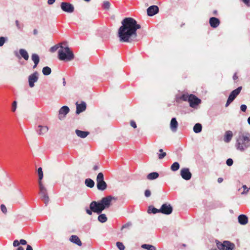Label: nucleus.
I'll list each match as a JSON object with an SVG mask.
<instances>
[{"label": "nucleus", "instance_id": "obj_64", "mask_svg": "<svg viewBox=\"0 0 250 250\" xmlns=\"http://www.w3.org/2000/svg\"><path fill=\"white\" fill-rule=\"evenodd\" d=\"M248 189H249V190L250 189V187L249 188H248Z\"/></svg>", "mask_w": 250, "mask_h": 250}, {"label": "nucleus", "instance_id": "obj_11", "mask_svg": "<svg viewBox=\"0 0 250 250\" xmlns=\"http://www.w3.org/2000/svg\"><path fill=\"white\" fill-rule=\"evenodd\" d=\"M14 54L18 59L23 58L25 60L27 61L29 59L28 53L27 51L24 49H20L19 51H14Z\"/></svg>", "mask_w": 250, "mask_h": 250}, {"label": "nucleus", "instance_id": "obj_30", "mask_svg": "<svg viewBox=\"0 0 250 250\" xmlns=\"http://www.w3.org/2000/svg\"><path fill=\"white\" fill-rule=\"evenodd\" d=\"M147 212L148 213H153L156 214L158 212H160V211H159V209H157L152 206H150L148 207Z\"/></svg>", "mask_w": 250, "mask_h": 250}, {"label": "nucleus", "instance_id": "obj_40", "mask_svg": "<svg viewBox=\"0 0 250 250\" xmlns=\"http://www.w3.org/2000/svg\"><path fill=\"white\" fill-rule=\"evenodd\" d=\"M7 40V38L6 37H0V46L3 45L5 41Z\"/></svg>", "mask_w": 250, "mask_h": 250}, {"label": "nucleus", "instance_id": "obj_15", "mask_svg": "<svg viewBox=\"0 0 250 250\" xmlns=\"http://www.w3.org/2000/svg\"><path fill=\"white\" fill-rule=\"evenodd\" d=\"M159 11V8L156 5H152L147 9V15L149 16H153L156 14Z\"/></svg>", "mask_w": 250, "mask_h": 250}, {"label": "nucleus", "instance_id": "obj_3", "mask_svg": "<svg viewBox=\"0 0 250 250\" xmlns=\"http://www.w3.org/2000/svg\"><path fill=\"white\" fill-rule=\"evenodd\" d=\"M235 147L241 151L250 147V134L246 132L239 134L236 139Z\"/></svg>", "mask_w": 250, "mask_h": 250}, {"label": "nucleus", "instance_id": "obj_25", "mask_svg": "<svg viewBox=\"0 0 250 250\" xmlns=\"http://www.w3.org/2000/svg\"><path fill=\"white\" fill-rule=\"evenodd\" d=\"M75 132L77 135L81 138H86L89 134V132L88 131H82L78 129H76Z\"/></svg>", "mask_w": 250, "mask_h": 250}, {"label": "nucleus", "instance_id": "obj_49", "mask_svg": "<svg viewBox=\"0 0 250 250\" xmlns=\"http://www.w3.org/2000/svg\"><path fill=\"white\" fill-rule=\"evenodd\" d=\"M20 245V242L18 240H15L13 242V246L14 247H17Z\"/></svg>", "mask_w": 250, "mask_h": 250}, {"label": "nucleus", "instance_id": "obj_41", "mask_svg": "<svg viewBox=\"0 0 250 250\" xmlns=\"http://www.w3.org/2000/svg\"><path fill=\"white\" fill-rule=\"evenodd\" d=\"M242 188L244 189V191L241 193V194L243 195L247 194L249 191V189H248L246 185H243Z\"/></svg>", "mask_w": 250, "mask_h": 250}, {"label": "nucleus", "instance_id": "obj_8", "mask_svg": "<svg viewBox=\"0 0 250 250\" xmlns=\"http://www.w3.org/2000/svg\"><path fill=\"white\" fill-rule=\"evenodd\" d=\"M61 8L64 12L72 13L74 11V5L69 2H62L61 4Z\"/></svg>", "mask_w": 250, "mask_h": 250}, {"label": "nucleus", "instance_id": "obj_56", "mask_svg": "<svg viewBox=\"0 0 250 250\" xmlns=\"http://www.w3.org/2000/svg\"><path fill=\"white\" fill-rule=\"evenodd\" d=\"M223 179L222 178H218L217 179V182L219 183H222L223 182Z\"/></svg>", "mask_w": 250, "mask_h": 250}, {"label": "nucleus", "instance_id": "obj_52", "mask_svg": "<svg viewBox=\"0 0 250 250\" xmlns=\"http://www.w3.org/2000/svg\"><path fill=\"white\" fill-rule=\"evenodd\" d=\"M58 48H50L49 51L51 53H54L56 52Z\"/></svg>", "mask_w": 250, "mask_h": 250}, {"label": "nucleus", "instance_id": "obj_23", "mask_svg": "<svg viewBox=\"0 0 250 250\" xmlns=\"http://www.w3.org/2000/svg\"><path fill=\"white\" fill-rule=\"evenodd\" d=\"M78 45L76 43L69 42L68 41H63L60 42L57 44L53 45L52 47H68L70 45Z\"/></svg>", "mask_w": 250, "mask_h": 250}, {"label": "nucleus", "instance_id": "obj_63", "mask_svg": "<svg viewBox=\"0 0 250 250\" xmlns=\"http://www.w3.org/2000/svg\"><path fill=\"white\" fill-rule=\"evenodd\" d=\"M16 24L18 25V21H16Z\"/></svg>", "mask_w": 250, "mask_h": 250}, {"label": "nucleus", "instance_id": "obj_7", "mask_svg": "<svg viewBox=\"0 0 250 250\" xmlns=\"http://www.w3.org/2000/svg\"><path fill=\"white\" fill-rule=\"evenodd\" d=\"M216 245L220 250H233L235 248L233 243L228 241H225L223 243L217 242Z\"/></svg>", "mask_w": 250, "mask_h": 250}, {"label": "nucleus", "instance_id": "obj_20", "mask_svg": "<svg viewBox=\"0 0 250 250\" xmlns=\"http://www.w3.org/2000/svg\"><path fill=\"white\" fill-rule=\"evenodd\" d=\"M209 22L210 26L212 28L217 27L220 24V21L219 19L215 17L210 18Z\"/></svg>", "mask_w": 250, "mask_h": 250}, {"label": "nucleus", "instance_id": "obj_53", "mask_svg": "<svg viewBox=\"0 0 250 250\" xmlns=\"http://www.w3.org/2000/svg\"><path fill=\"white\" fill-rule=\"evenodd\" d=\"M55 1V0H48L47 3L49 5L53 4Z\"/></svg>", "mask_w": 250, "mask_h": 250}, {"label": "nucleus", "instance_id": "obj_50", "mask_svg": "<svg viewBox=\"0 0 250 250\" xmlns=\"http://www.w3.org/2000/svg\"><path fill=\"white\" fill-rule=\"evenodd\" d=\"M232 102H233L232 101H231V100H230L228 98L227 100V103L226 104V105H225L226 107L228 106L230 104V103H232Z\"/></svg>", "mask_w": 250, "mask_h": 250}, {"label": "nucleus", "instance_id": "obj_61", "mask_svg": "<svg viewBox=\"0 0 250 250\" xmlns=\"http://www.w3.org/2000/svg\"><path fill=\"white\" fill-rule=\"evenodd\" d=\"M248 124L250 125V117H249L248 119Z\"/></svg>", "mask_w": 250, "mask_h": 250}, {"label": "nucleus", "instance_id": "obj_26", "mask_svg": "<svg viewBox=\"0 0 250 250\" xmlns=\"http://www.w3.org/2000/svg\"><path fill=\"white\" fill-rule=\"evenodd\" d=\"M159 173L156 172H153L149 173L147 175V179L149 180H153L157 179L159 177Z\"/></svg>", "mask_w": 250, "mask_h": 250}, {"label": "nucleus", "instance_id": "obj_59", "mask_svg": "<svg viewBox=\"0 0 250 250\" xmlns=\"http://www.w3.org/2000/svg\"><path fill=\"white\" fill-rule=\"evenodd\" d=\"M233 79H234V80H235V79H237V78H238V77H237V76H236V74L234 75V76H233Z\"/></svg>", "mask_w": 250, "mask_h": 250}, {"label": "nucleus", "instance_id": "obj_46", "mask_svg": "<svg viewBox=\"0 0 250 250\" xmlns=\"http://www.w3.org/2000/svg\"><path fill=\"white\" fill-rule=\"evenodd\" d=\"M145 195L146 197H149L151 195V192L149 190L146 189L145 191Z\"/></svg>", "mask_w": 250, "mask_h": 250}, {"label": "nucleus", "instance_id": "obj_9", "mask_svg": "<svg viewBox=\"0 0 250 250\" xmlns=\"http://www.w3.org/2000/svg\"><path fill=\"white\" fill-rule=\"evenodd\" d=\"M172 210L173 208L171 206L167 204H164L159 209V211H160L161 213L166 215L171 214L172 212Z\"/></svg>", "mask_w": 250, "mask_h": 250}, {"label": "nucleus", "instance_id": "obj_62", "mask_svg": "<svg viewBox=\"0 0 250 250\" xmlns=\"http://www.w3.org/2000/svg\"><path fill=\"white\" fill-rule=\"evenodd\" d=\"M63 85L64 86L65 85L66 83L65 81V79L64 78L63 79Z\"/></svg>", "mask_w": 250, "mask_h": 250}, {"label": "nucleus", "instance_id": "obj_17", "mask_svg": "<svg viewBox=\"0 0 250 250\" xmlns=\"http://www.w3.org/2000/svg\"><path fill=\"white\" fill-rule=\"evenodd\" d=\"M48 130V127L45 125H39L36 129V131L39 135H43L47 132Z\"/></svg>", "mask_w": 250, "mask_h": 250}, {"label": "nucleus", "instance_id": "obj_28", "mask_svg": "<svg viewBox=\"0 0 250 250\" xmlns=\"http://www.w3.org/2000/svg\"><path fill=\"white\" fill-rule=\"evenodd\" d=\"M202 129V125L200 123L196 124L193 126V131L195 133H199L201 132Z\"/></svg>", "mask_w": 250, "mask_h": 250}, {"label": "nucleus", "instance_id": "obj_33", "mask_svg": "<svg viewBox=\"0 0 250 250\" xmlns=\"http://www.w3.org/2000/svg\"><path fill=\"white\" fill-rule=\"evenodd\" d=\"M98 220L99 222L103 223L107 221V219L105 214H101L99 215L98 217Z\"/></svg>", "mask_w": 250, "mask_h": 250}, {"label": "nucleus", "instance_id": "obj_42", "mask_svg": "<svg viewBox=\"0 0 250 250\" xmlns=\"http://www.w3.org/2000/svg\"><path fill=\"white\" fill-rule=\"evenodd\" d=\"M0 209L4 214H6L7 212V208L3 204L0 205Z\"/></svg>", "mask_w": 250, "mask_h": 250}, {"label": "nucleus", "instance_id": "obj_54", "mask_svg": "<svg viewBox=\"0 0 250 250\" xmlns=\"http://www.w3.org/2000/svg\"><path fill=\"white\" fill-rule=\"evenodd\" d=\"M26 250H33V249L30 245H28Z\"/></svg>", "mask_w": 250, "mask_h": 250}, {"label": "nucleus", "instance_id": "obj_14", "mask_svg": "<svg viewBox=\"0 0 250 250\" xmlns=\"http://www.w3.org/2000/svg\"><path fill=\"white\" fill-rule=\"evenodd\" d=\"M180 175L183 179L189 180L191 179L192 174L188 168H183L181 170Z\"/></svg>", "mask_w": 250, "mask_h": 250}, {"label": "nucleus", "instance_id": "obj_22", "mask_svg": "<svg viewBox=\"0 0 250 250\" xmlns=\"http://www.w3.org/2000/svg\"><path fill=\"white\" fill-rule=\"evenodd\" d=\"M69 240L79 246H81L82 245L81 240L77 235H73L71 236L69 238Z\"/></svg>", "mask_w": 250, "mask_h": 250}, {"label": "nucleus", "instance_id": "obj_13", "mask_svg": "<svg viewBox=\"0 0 250 250\" xmlns=\"http://www.w3.org/2000/svg\"><path fill=\"white\" fill-rule=\"evenodd\" d=\"M39 79V74L36 71L29 75L28 77L29 85L30 87H33L35 83L37 82Z\"/></svg>", "mask_w": 250, "mask_h": 250}, {"label": "nucleus", "instance_id": "obj_45", "mask_svg": "<svg viewBox=\"0 0 250 250\" xmlns=\"http://www.w3.org/2000/svg\"><path fill=\"white\" fill-rule=\"evenodd\" d=\"M233 161L232 159L231 158H229V159H227V160L226 161V164L228 166H232L233 164Z\"/></svg>", "mask_w": 250, "mask_h": 250}, {"label": "nucleus", "instance_id": "obj_16", "mask_svg": "<svg viewBox=\"0 0 250 250\" xmlns=\"http://www.w3.org/2000/svg\"><path fill=\"white\" fill-rule=\"evenodd\" d=\"M242 90V87L239 86L235 90H233L229 94L228 98L231 100V101H233L237 95L240 93L241 90Z\"/></svg>", "mask_w": 250, "mask_h": 250}, {"label": "nucleus", "instance_id": "obj_44", "mask_svg": "<svg viewBox=\"0 0 250 250\" xmlns=\"http://www.w3.org/2000/svg\"><path fill=\"white\" fill-rule=\"evenodd\" d=\"M17 102L16 101H14L12 103V112H15L16 110V108H17Z\"/></svg>", "mask_w": 250, "mask_h": 250}, {"label": "nucleus", "instance_id": "obj_51", "mask_svg": "<svg viewBox=\"0 0 250 250\" xmlns=\"http://www.w3.org/2000/svg\"><path fill=\"white\" fill-rule=\"evenodd\" d=\"M27 243L26 242V241L24 240V239H21L20 240V244L22 245H26Z\"/></svg>", "mask_w": 250, "mask_h": 250}, {"label": "nucleus", "instance_id": "obj_37", "mask_svg": "<svg viewBox=\"0 0 250 250\" xmlns=\"http://www.w3.org/2000/svg\"><path fill=\"white\" fill-rule=\"evenodd\" d=\"M103 7L105 10H109L110 7V3L109 1L107 0L104 1Z\"/></svg>", "mask_w": 250, "mask_h": 250}, {"label": "nucleus", "instance_id": "obj_5", "mask_svg": "<svg viewBox=\"0 0 250 250\" xmlns=\"http://www.w3.org/2000/svg\"><path fill=\"white\" fill-rule=\"evenodd\" d=\"M39 184V194L41 196V199L44 202L45 206H47L49 202V198L47 193V190L43 183Z\"/></svg>", "mask_w": 250, "mask_h": 250}, {"label": "nucleus", "instance_id": "obj_27", "mask_svg": "<svg viewBox=\"0 0 250 250\" xmlns=\"http://www.w3.org/2000/svg\"><path fill=\"white\" fill-rule=\"evenodd\" d=\"M84 184L88 188H92L95 185L94 181L90 178H87L85 180Z\"/></svg>", "mask_w": 250, "mask_h": 250}, {"label": "nucleus", "instance_id": "obj_6", "mask_svg": "<svg viewBox=\"0 0 250 250\" xmlns=\"http://www.w3.org/2000/svg\"><path fill=\"white\" fill-rule=\"evenodd\" d=\"M97 188L98 190L104 191L107 188V184L104 181V174L102 172H100L97 176L96 178Z\"/></svg>", "mask_w": 250, "mask_h": 250}, {"label": "nucleus", "instance_id": "obj_60", "mask_svg": "<svg viewBox=\"0 0 250 250\" xmlns=\"http://www.w3.org/2000/svg\"><path fill=\"white\" fill-rule=\"evenodd\" d=\"M17 250H24V249L22 247H20L18 248Z\"/></svg>", "mask_w": 250, "mask_h": 250}, {"label": "nucleus", "instance_id": "obj_47", "mask_svg": "<svg viewBox=\"0 0 250 250\" xmlns=\"http://www.w3.org/2000/svg\"><path fill=\"white\" fill-rule=\"evenodd\" d=\"M247 105L245 104H242L240 106V109L243 112H245L247 110Z\"/></svg>", "mask_w": 250, "mask_h": 250}, {"label": "nucleus", "instance_id": "obj_39", "mask_svg": "<svg viewBox=\"0 0 250 250\" xmlns=\"http://www.w3.org/2000/svg\"><path fill=\"white\" fill-rule=\"evenodd\" d=\"M116 246L120 250H124L125 246L122 242H118L116 243Z\"/></svg>", "mask_w": 250, "mask_h": 250}, {"label": "nucleus", "instance_id": "obj_24", "mask_svg": "<svg viewBox=\"0 0 250 250\" xmlns=\"http://www.w3.org/2000/svg\"><path fill=\"white\" fill-rule=\"evenodd\" d=\"M233 134L230 130L227 131L225 133L224 140L226 143H229L232 139Z\"/></svg>", "mask_w": 250, "mask_h": 250}, {"label": "nucleus", "instance_id": "obj_38", "mask_svg": "<svg viewBox=\"0 0 250 250\" xmlns=\"http://www.w3.org/2000/svg\"><path fill=\"white\" fill-rule=\"evenodd\" d=\"M160 154L158 155L159 159H162L166 156V153L163 151L162 149H159Z\"/></svg>", "mask_w": 250, "mask_h": 250}, {"label": "nucleus", "instance_id": "obj_29", "mask_svg": "<svg viewBox=\"0 0 250 250\" xmlns=\"http://www.w3.org/2000/svg\"><path fill=\"white\" fill-rule=\"evenodd\" d=\"M38 174L39 176L38 184H40V183H43L42 180L43 177V173L42 167H39L38 169Z\"/></svg>", "mask_w": 250, "mask_h": 250}, {"label": "nucleus", "instance_id": "obj_55", "mask_svg": "<svg viewBox=\"0 0 250 250\" xmlns=\"http://www.w3.org/2000/svg\"><path fill=\"white\" fill-rule=\"evenodd\" d=\"M38 30H37V29H34V30H33V34H34V35H37V34H38Z\"/></svg>", "mask_w": 250, "mask_h": 250}, {"label": "nucleus", "instance_id": "obj_4", "mask_svg": "<svg viewBox=\"0 0 250 250\" xmlns=\"http://www.w3.org/2000/svg\"><path fill=\"white\" fill-rule=\"evenodd\" d=\"M58 57L61 61H70L74 58V54L69 48H60L58 51Z\"/></svg>", "mask_w": 250, "mask_h": 250}, {"label": "nucleus", "instance_id": "obj_1", "mask_svg": "<svg viewBox=\"0 0 250 250\" xmlns=\"http://www.w3.org/2000/svg\"><path fill=\"white\" fill-rule=\"evenodd\" d=\"M121 23L118 32L120 41L130 43L137 41V30L141 28V25L136 21L131 18H125Z\"/></svg>", "mask_w": 250, "mask_h": 250}, {"label": "nucleus", "instance_id": "obj_58", "mask_svg": "<svg viewBox=\"0 0 250 250\" xmlns=\"http://www.w3.org/2000/svg\"><path fill=\"white\" fill-rule=\"evenodd\" d=\"M38 63H36V62L34 63V65H33V68H35L37 67V66L38 65Z\"/></svg>", "mask_w": 250, "mask_h": 250}, {"label": "nucleus", "instance_id": "obj_21", "mask_svg": "<svg viewBox=\"0 0 250 250\" xmlns=\"http://www.w3.org/2000/svg\"><path fill=\"white\" fill-rule=\"evenodd\" d=\"M238 222L242 225H245L248 222V217L244 214H241L238 217Z\"/></svg>", "mask_w": 250, "mask_h": 250}, {"label": "nucleus", "instance_id": "obj_10", "mask_svg": "<svg viewBox=\"0 0 250 250\" xmlns=\"http://www.w3.org/2000/svg\"><path fill=\"white\" fill-rule=\"evenodd\" d=\"M201 102V100L197 98L196 96L190 94V98L189 100L188 103L189 106L192 108H195Z\"/></svg>", "mask_w": 250, "mask_h": 250}, {"label": "nucleus", "instance_id": "obj_32", "mask_svg": "<svg viewBox=\"0 0 250 250\" xmlns=\"http://www.w3.org/2000/svg\"><path fill=\"white\" fill-rule=\"evenodd\" d=\"M142 248L147 250H156V248L155 246L149 244H143Z\"/></svg>", "mask_w": 250, "mask_h": 250}, {"label": "nucleus", "instance_id": "obj_12", "mask_svg": "<svg viewBox=\"0 0 250 250\" xmlns=\"http://www.w3.org/2000/svg\"><path fill=\"white\" fill-rule=\"evenodd\" d=\"M69 108L66 105L62 106L59 111L58 118L62 120L65 118L66 115L69 113Z\"/></svg>", "mask_w": 250, "mask_h": 250}, {"label": "nucleus", "instance_id": "obj_34", "mask_svg": "<svg viewBox=\"0 0 250 250\" xmlns=\"http://www.w3.org/2000/svg\"><path fill=\"white\" fill-rule=\"evenodd\" d=\"M31 59L34 63H39L40 62V58L38 54L34 53L31 56Z\"/></svg>", "mask_w": 250, "mask_h": 250}, {"label": "nucleus", "instance_id": "obj_36", "mask_svg": "<svg viewBox=\"0 0 250 250\" xmlns=\"http://www.w3.org/2000/svg\"><path fill=\"white\" fill-rule=\"evenodd\" d=\"M190 98V94H184L180 97V99L184 101H189Z\"/></svg>", "mask_w": 250, "mask_h": 250}, {"label": "nucleus", "instance_id": "obj_57", "mask_svg": "<svg viewBox=\"0 0 250 250\" xmlns=\"http://www.w3.org/2000/svg\"><path fill=\"white\" fill-rule=\"evenodd\" d=\"M93 170L96 171V170H97L98 169H99V167L97 165H95L94 166L93 168Z\"/></svg>", "mask_w": 250, "mask_h": 250}, {"label": "nucleus", "instance_id": "obj_2", "mask_svg": "<svg viewBox=\"0 0 250 250\" xmlns=\"http://www.w3.org/2000/svg\"><path fill=\"white\" fill-rule=\"evenodd\" d=\"M114 197L108 196L103 198L100 201H92L89 205V209L86 208V212L91 215L92 212L100 214L104 209L108 208Z\"/></svg>", "mask_w": 250, "mask_h": 250}, {"label": "nucleus", "instance_id": "obj_35", "mask_svg": "<svg viewBox=\"0 0 250 250\" xmlns=\"http://www.w3.org/2000/svg\"><path fill=\"white\" fill-rule=\"evenodd\" d=\"M180 167L179 164L178 162H174L171 166L170 169L173 171H177Z\"/></svg>", "mask_w": 250, "mask_h": 250}, {"label": "nucleus", "instance_id": "obj_18", "mask_svg": "<svg viewBox=\"0 0 250 250\" xmlns=\"http://www.w3.org/2000/svg\"><path fill=\"white\" fill-rule=\"evenodd\" d=\"M178 124L175 118H172L170 123V128L171 130L175 132L178 129Z\"/></svg>", "mask_w": 250, "mask_h": 250}, {"label": "nucleus", "instance_id": "obj_43", "mask_svg": "<svg viewBox=\"0 0 250 250\" xmlns=\"http://www.w3.org/2000/svg\"><path fill=\"white\" fill-rule=\"evenodd\" d=\"M132 225V223L131 222H128L126 223L124 225L122 228L121 230H123L124 229H126L129 228L130 227H131Z\"/></svg>", "mask_w": 250, "mask_h": 250}, {"label": "nucleus", "instance_id": "obj_31", "mask_svg": "<svg viewBox=\"0 0 250 250\" xmlns=\"http://www.w3.org/2000/svg\"><path fill=\"white\" fill-rule=\"evenodd\" d=\"M42 72L44 75L47 76L51 74V69L48 66H45L42 68Z\"/></svg>", "mask_w": 250, "mask_h": 250}, {"label": "nucleus", "instance_id": "obj_19", "mask_svg": "<svg viewBox=\"0 0 250 250\" xmlns=\"http://www.w3.org/2000/svg\"><path fill=\"white\" fill-rule=\"evenodd\" d=\"M76 105V113L77 114L84 111L86 109V104L83 102H82L80 104L77 103Z\"/></svg>", "mask_w": 250, "mask_h": 250}, {"label": "nucleus", "instance_id": "obj_48", "mask_svg": "<svg viewBox=\"0 0 250 250\" xmlns=\"http://www.w3.org/2000/svg\"><path fill=\"white\" fill-rule=\"evenodd\" d=\"M130 124V125L134 128H135L137 127L136 124L134 121H131Z\"/></svg>", "mask_w": 250, "mask_h": 250}]
</instances>
